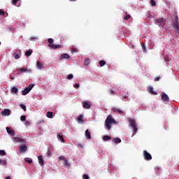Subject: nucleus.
Segmentation results:
<instances>
[{"label":"nucleus","instance_id":"1","mask_svg":"<svg viewBox=\"0 0 179 179\" xmlns=\"http://www.w3.org/2000/svg\"><path fill=\"white\" fill-rule=\"evenodd\" d=\"M172 27L175 29L177 37H179V19L177 15H174V19L172 20Z\"/></svg>","mask_w":179,"mask_h":179},{"label":"nucleus","instance_id":"2","mask_svg":"<svg viewBox=\"0 0 179 179\" xmlns=\"http://www.w3.org/2000/svg\"><path fill=\"white\" fill-rule=\"evenodd\" d=\"M115 123V120L113 119V116L110 115L107 117L106 120H105V128L108 131L111 129V124Z\"/></svg>","mask_w":179,"mask_h":179},{"label":"nucleus","instance_id":"3","mask_svg":"<svg viewBox=\"0 0 179 179\" xmlns=\"http://www.w3.org/2000/svg\"><path fill=\"white\" fill-rule=\"evenodd\" d=\"M129 125L132 128L133 134L138 132V127L136 125V121L134 118L129 119Z\"/></svg>","mask_w":179,"mask_h":179},{"label":"nucleus","instance_id":"4","mask_svg":"<svg viewBox=\"0 0 179 179\" xmlns=\"http://www.w3.org/2000/svg\"><path fill=\"white\" fill-rule=\"evenodd\" d=\"M155 24L160 27H164L166 26V20L164 17L157 18L155 20Z\"/></svg>","mask_w":179,"mask_h":179},{"label":"nucleus","instance_id":"5","mask_svg":"<svg viewBox=\"0 0 179 179\" xmlns=\"http://www.w3.org/2000/svg\"><path fill=\"white\" fill-rule=\"evenodd\" d=\"M71 56L68 55V53H63L59 57V61H62V59H69Z\"/></svg>","mask_w":179,"mask_h":179},{"label":"nucleus","instance_id":"6","mask_svg":"<svg viewBox=\"0 0 179 179\" xmlns=\"http://www.w3.org/2000/svg\"><path fill=\"white\" fill-rule=\"evenodd\" d=\"M13 142H17L18 143H26V141L18 137L13 138Z\"/></svg>","mask_w":179,"mask_h":179},{"label":"nucleus","instance_id":"7","mask_svg":"<svg viewBox=\"0 0 179 179\" xmlns=\"http://www.w3.org/2000/svg\"><path fill=\"white\" fill-rule=\"evenodd\" d=\"M59 160H62L63 164L66 166V167H69V166H71L65 157H59Z\"/></svg>","mask_w":179,"mask_h":179},{"label":"nucleus","instance_id":"8","mask_svg":"<svg viewBox=\"0 0 179 179\" xmlns=\"http://www.w3.org/2000/svg\"><path fill=\"white\" fill-rule=\"evenodd\" d=\"M48 47L52 48V50H58L59 48H62V45H48Z\"/></svg>","mask_w":179,"mask_h":179},{"label":"nucleus","instance_id":"9","mask_svg":"<svg viewBox=\"0 0 179 179\" xmlns=\"http://www.w3.org/2000/svg\"><path fill=\"white\" fill-rule=\"evenodd\" d=\"M162 100L168 103V101H170V98H169V95H167L166 93H162Z\"/></svg>","mask_w":179,"mask_h":179},{"label":"nucleus","instance_id":"10","mask_svg":"<svg viewBox=\"0 0 179 179\" xmlns=\"http://www.w3.org/2000/svg\"><path fill=\"white\" fill-rule=\"evenodd\" d=\"M27 150V146L26 144L20 145V152L21 153H24Z\"/></svg>","mask_w":179,"mask_h":179},{"label":"nucleus","instance_id":"11","mask_svg":"<svg viewBox=\"0 0 179 179\" xmlns=\"http://www.w3.org/2000/svg\"><path fill=\"white\" fill-rule=\"evenodd\" d=\"M111 111L113 113H117L118 114H124V111H122L121 109L118 108H112Z\"/></svg>","mask_w":179,"mask_h":179},{"label":"nucleus","instance_id":"12","mask_svg":"<svg viewBox=\"0 0 179 179\" xmlns=\"http://www.w3.org/2000/svg\"><path fill=\"white\" fill-rule=\"evenodd\" d=\"M18 71H20V72L21 73H26L28 72L29 73H31V69H28L27 68H22V69H19Z\"/></svg>","mask_w":179,"mask_h":179},{"label":"nucleus","instance_id":"13","mask_svg":"<svg viewBox=\"0 0 179 179\" xmlns=\"http://www.w3.org/2000/svg\"><path fill=\"white\" fill-rule=\"evenodd\" d=\"M6 131L9 135H12V136H15V131H13V129H10V127H6Z\"/></svg>","mask_w":179,"mask_h":179},{"label":"nucleus","instance_id":"14","mask_svg":"<svg viewBox=\"0 0 179 179\" xmlns=\"http://www.w3.org/2000/svg\"><path fill=\"white\" fill-rule=\"evenodd\" d=\"M2 115H10V110L5 109L4 110L1 111Z\"/></svg>","mask_w":179,"mask_h":179},{"label":"nucleus","instance_id":"15","mask_svg":"<svg viewBox=\"0 0 179 179\" xmlns=\"http://www.w3.org/2000/svg\"><path fill=\"white\" fill-rule=\"evenodd\" d=\"M85 135L87 139H92V134H90V131H89V129H87L85 131Z\"/></svg>","mask_w":179,"mask_h":179},{"label":"nucleus","instance_id":"16","mask_svg":"<svg viewBox=\"0 0 179 179\" xmlns=\"http://www.w3.org/2000/svg\"><path fill=\"white\" fill-rule=\"evenodd\" d=\"M57 138L59 139L62 143H65V140H64V136H62V134H58Z\"/></svg>","mask_w":179,"mask_h":179},{"label":"nucleus","instance_id":"17","mask_svg":"<svg viewBox=\"0 0 179 179\" xmlns=\"http://www.w3.org/2000/svg\"><path fill=\"white\" fill-rule=\"evenodd\" d=\"M77 121L80 124H82V122H85V120H83V115H80V116L77 118Z\"/></svg>","mask_w":179,"mask_h":179},{"label":"nucleus","instance_id":"18","mask_svg":"<svg viewBox=\"0 0 179 179\" xmlns=\"http://www.w3.org/2000/svg\"><path fill=\"white\" fill-rule=\"evenodd\" d=\"M36 66L38 69H43V68H44V65H43V64H41L40 62H36Z\"/></svg>","mask_w":179,"mask_h":179},{"label":"nucleus","instance_id":"19","mask_svg":"<svg viewBox=\"0 0 179 179\" xmlns=\"http://www.w3.org/2000/svg\"><path fill=\"white\" fill-rule=\"evenodd\" d=\"M143 157H152V155H150V153L148 152V151L144 150L143 151Z\"/></svg>","mask_w":179,"mask_h":179},{"label":"nucleus","instance_id":"20","mask_svg":"<svg viewBox=\"0 0 179 179\" xmlns=\"http://www.w3.org/2000/svg\"><path fill=\"white\" fill-rule=\"evenodd\" d=\"M38 163L40 166L43 167V166H44V159H43V157H38Z\"/></svg>","mask_w":179,"mask_h":179},{"label":"nucleus","instance_id":"21","mask_svg":"<svg viewBox=\"0 0 179 179\" xmlns=\"http://www.w3.org/2000/svg\"><path fill=\"white\" fill-rule=\"evenodd\" d=\"M24 162H26L27 163H29V164H31V163H33V159L29 157H25Z\"/></svg>","mask_w":179,"mask_h":179},{"label":"nucleus","instance_id":"22","mask_svg":"<svg viewBox=\"0 0 179 179\" xmlns=\"http://www.w3.org/2000/svg\"><path fill=\"white\" fill-rule=\"evenodd\" d=\"M28 93H30V91L27 87H26L23 91H22V96H26V94H28Z\"/></svg>","mask_w":179,"mask_h":179},{"label":"nucleus","instance_id":"23","mask_svg":"<svg viewBox=\"0 0 179 179\" xmlns=\"http://www.w3.org/2000/svg\"><path fill=\"white\" fill-rule=\"evenodd\" d=\"M83 107H84V108H90L91 107V106H90V103H89L88 102L84 101Z\"/></svg>","mask_w":179,"mask_h":179},{"label":"nucleus","instance_id":"24","mask_svg":"<svg viewBox=\"0 0 179 179\" xmlns=\"http://www.w3.org/2000/svg\"><path fill=\"white\" fill-rule=\"evenodd\" d=\"M110 139H111V136H110L105 135L103 136V141H104L105 142L107 141H110Z\"/></svg>","mask_w":179,"mask_h":179},{"label":"nucleus","instance_id":"25","mask_svg":"<svg viewBox=\"0 0 179 179\" xmlns=\"http://www.w3.org/2000/svg\"><path fill=\"white\" fill-rule=\"evenodd\" d=\"M31 54H33V50H27V51L25 52V56H26V57H30V55H31Z\"/></svg>","mask_w":179,"mask_h":179},{"label":"nucleus","instance_id":"26","mask_svg":"<svg viewBox=\"0 0 179 179\" xmlns=\"http://www.w3.org/2000/svg\"><path fill=\"white\" fill-rule=\"evenodd\" d=\"M13 57L15 58V59H19V58H20V55H19L17 52H14Z\"/></svg>","mask_w":179,"mask_h":179},{"label":"nucleus","instance_id":"27","mask_svg":"<svg viewBox=\"0 0 179 179\" xmlns=\"http://www.w3.org/2000/svg\"><path fill=\"white\" fill-rule=\"evenodd\" d=\"M11 92L12 93H17L19 92V90H17V88L16 87H13L12 89H11Z\"/></svg>","mask_w":179,"mask_h":179},{"label":"nucleus","instance_id":"28","mask_svg":"<svg viewBox=\"0 0 179 179\" xmlns=\"http://www.w3.org/2000/svg\"><path fill=\"white\" fill-rule=\"evenodd\" d=\"M52 112L48 111L46 114V117H48V118H52Z\"/></svg>","mask_w":179,"mask_h":179},{"label":"nucleus","instance_id":"29","mask_svg":"<svg viewBox=\"0 0 179 179\" xmlns=\"http://www.w3.org/2000/svg\"><path fill=\"white\" fill-rule=\"evenodd\" d=\"M48 41L49 43L48 45H53L52 43H54V39L50 38L48 39Z\"/></svg>","mask_w":179,"mask_h":179},{"label":"nucleus","instance_id":"30","mask_svg":"<svg viewBox=\"0 0 179 179\" xmlns=\"http://www.w3.org/2000/svg\"><path fill=\"white\" fill-rule=\"evenodd\" d=\"M0 156H6V152L3 150H0Z\"/></svg>","mask_w":179,"mask_h":179},{"label":"nucleus","instance_id":"31","mask_svg":"<svg viewBox=\"0 0 179 179\" xmlns=\"http://www.w3.org/2000/svg\"><path fill=\"white\" fill-rule=\"evenodd\" d=\"M150 93L151 94H154L155 96H156V94H157V92H155L153 91V87H151V88L150 89Z\"/></svg>","mask_w":179,"mask_h":179},{"label":"nucleus","instance_id":"32","mask_svg":"<svg viewBox=\"0 0 179 179\" xmlns=\"http://www.w3.org/2000/svg\"><path fill=\"white\" fill-rule=\"evenodd\" d=\"M114 142H115V143H121V138H115Z\"/></svg>","mask_w":179,"mask_h":179},{"label":"nucleus","instance_id":"33","mask_svg":"<svg viewBox=\"0 0 179 179\" xmlns=\"http://www.w3.org/2000/svg\"><path fill=\"white\" fill-rule=\"evenodd\" d=\"M99 65H100V66H104V65H106V61H104V60H101V61L99 62Z\"/></svg>","mask_w":179,"mask_h":179},{"label":"nucleus","instance_id":"34","mask_svg":"<svg viewBox=\"0 0 179 179\" xmlns=\"http://www.w3.org/2000/svg\"><path fill=\"white\" fill-rule=\"evenodd\" d=\"M33 87H34V84H30L27 88L31 91V89H33Z\"/></svg>","mask_w":179,"mask_h":179},{"label":"nucleus","instance_id":"35","mask_svg":"<svg viewBox=\"0 0 179 179\" xmlns=\"http://www.w3.org/2000/svg\"><path fill=\"white\" fill-rule=\"evenodd\" d=\"M85 65H89V64H90V59L89 58L85 59Z\"/></svg>","mask_w":179,"mask_h":179},{"label":"nucleus","instance_id":"36","mask_svg":"<svg viewBox=\"0 0 179 179\" xmlns=\"http://www.w3.org/2000/svg\"><path fill=\"white\" fill-rule=\"evenodd\" d=\"M150 5L151 6H156V1L155 0H151Z\"/></svg>","mask_w":179,"mask_h":179},{"label":"nucleus","instance_id":"37","mask_svg":"<svg viewBox=\"0 0 179 179\" xmlns=\"http://www.w3.org/2000/svg\"><path fill=\"white\" fill-rule=\"evenodd\" d=\"M66 79H68V80H71V79H73V74H69Z\"/></svg>","mask_w":179,"mask_h":179},{"label":"nucleus","instance_id":"38","mask_svg":"<svg viewBox=\"0 0 179 179\" xmlns=\"http://www.w3.org/2000/svg\"><path fill=\"white\" fill-rule=\"evenodd\" d=\"M20 120H21L22 122L26 121V115H22V116L20 117Z\"/></svg>","mask_w":179,"mask_h":179},{"label":"nucleus","instance_id":"39","mask_svg":"<svg viewBox=\"0 0 179 179\" xmlns=\"http://www.w3.org/2000/svg\"><path fill=\"white\" fill-rule=\"evenodd\" d=\"M47 156L48 157H51V151L50 150V148H48Z\"/></svg>","mask_w":179,"mask_h":179},{"label":"nucleus","instance_id":"40","mask_svg":"<svg viewBox=\"0 0 179 179\" xmlns=\"http://www.w3.org/2000/svg\"><path fill=\"white\" fill-rule=\"evenodd\" d=\"M83 179H90V178L89 177V175L87 174H84L83 176Z\"/></svg>","mask_w":179,"mask_h":179},{"label":"nucleus","instance_id":"41","mask_svg":"<svg viewBox=\"0 0 179 179\" xmlns=\"http://www.w3.org/2000/svg\"><path fill=\"white\" fill-rule=\"evenodd\" d=\"M0 164L5 166V164H6V162H5V160L0 159Z\"/></svg>","mask_w":179,"mask_h":179},{"label":"nucleus","instance_id":"42","mask_svg":"<svg viewBox=\"0 0 179 179\" xmlns=\"http://www.w3.org/2000/svg\"><path fill=\"white\" fill-rule=\"evenodd\" d=\"M141 47H142V48H143V52H145V51H146V46L145 45V44H142L141 45Z\"/></svg>","mask_w":179,"mask_h":179},{"label":"nucleus","instance_id":"43","mask_svg":"<svg viewBox=\"0 0 179 179\" xmlns=\"http://www.w3.org/2000/svg\"><path fill=\"white\" fill-rule=\"evenodd\" d=\"M20 107H21V108L24 110L26 111V106H24V104H21L20 106Z\"/></svg>","mask_w":179,"mask_h":179},{"label":"nucleus","instance_id":"44","mask_svg":"<svg viewBox=\"0 0 179 179\" xmlns=\"http://www.w3.org/2000/svg\"><path fill=\"white\" fill-rule=\"evenodd\" d=\"M129 19H131V15H127L124 17V20H129Z\"/></svg>","mask_w":179,"mask_h":179},{"label":"nucleus","instance_id":"45","mask_svg":"<svg viewBox=\"0 0 179 179\" xmlns=\"http://www.w3.org/2000/svg\"><path fill=\"white\" fill-rule=\"evenodd\" d=\"M75 52H78V48H73L71 50V53L73 54Z\"/></svg>","mask_w":179,"mask_h":179},{"label":"nucleus","instance_id":"46","mask_svg":"<svg viewBox=\"0 0 179 179\" xmlns=\"http://www.w3.org/2000/svg\"><path fill=\"white\" fill-rule=\"evenodd\" d=\"M17 2H19V0H13L12 3H13V5H16V3H17Z\"/></svg>","mask_w":179,"mask_h":179},{"label":"nucleus","instance_id":"47","mask_svg":"<svg viewBox=\"0 0 179 179\" xmlns=\"http://www.w3.org/2000/svg\"><path fill=\"white\" fill-rule=\"evenodd\" d=\"M24 125H25V127H29V126H30V122L26 121L25 123H24Z\"/></svg>","mask_w":179,"mask_h":179},{"label":"nucleus","instance_id":"48","mask_svg":"<svg viewBox=\"0 0 179 179\" xmlns=\"http://www.w3.org/2000/svg\"><path fill=\"white\" fill-rule=\"evenodd\" d=\"M110 94H112V96H114V94H115V92L113 90H110Z\"/></svg>","mask_w":179,"mask_h":179},{"label":"nucleus","instance_id":"49","mask_svg":"<svg viewBox=\"0 0 179 179\" xmlns=\"http://www.w3.org/2000/svg\"><path fill=\"white\" fill-rule=\"evenodd\" d=\"M0 15L1 16H4L5 15V12H3V10H0Z\"/></svg>","mask_w":179,"mask_h":179},{"label":"nucleus","instance_id":"50","mask_svg":"<svg viewBox=\"0 0 179 179\" xmlns=\"http://www.w3.org/2000/svg\"><path fill=\"white\" fill-rule=\"evenodd\" d=\"M74 87H75L76 89H79V87H80L79 84H78V83L75 84Z\"/></svg>","mask_w":179,"mask_h":179},{"label":"nucleus","instance_id":"51","mask_svg":"<svg viewBox=\"0 0 179 179\" xmlns=\"http://www.w3.org/2000/svg\"><path fill=\"white\" fill-rule=\"evenodd\" d=\"M159 80H160V77H156V78H155V82H159Z\"/></svg>","mask_w":179,"mask_h":179},{"label":"nucleus","instance_id":"52","mask_svg":"<svg viewBox=\"0 0 179 179\" xmlns=\"http://www.w3.org/2000/svg\"><path fill=\"white\" fill-rule=\"evenodd\" d=\"M145 160H152V157H145Z\"/></svg>","mask_w":179,"mask_h":179},{"label":"nucleus","instance_id":"53","mask_svg":"<svg viewBox=\"0 0 179 179\" xmlns=\"http://www.w3.org/2000/svg\"><path fill=\"white\" fill-rule=\"evenodd\" d=\"M36 38H37V37H32L31 38V41H34V40H36Z\"/></svg>","mask_w":179,"mask_h":179},{"label":"nucleus","instance_id":"54","mask_svg":"<svg viewBox=\"0 0 179 179\" xmlns=\"http://www.w3.org/2000/svg\"><path fill=\"white\" fill-rule=\"evenodd\" d=\"M123 99H128V95H124L123 94Z\"/></svg>","mask_w":179,"mask_h":179},{"label":"nucleus","instance_id":"55","mask_svg":"<svg viewBox=\"0 0 179 179\" xmlns=\"http://www.w3.org/2000/svg\"><path fill=\"white\" fill-rule=\"evenodd\" d=\"M5 179H12V178H10V176H7Z\"/></svg>","mask_w":179,"mask_h":179},{"label":"nucleus","instance_id":"56","mask_svg":"<svg viewBox=\"0 0 179 179\" xmlns=\"http://www.w3.org/2000/svg\"><path fill=\"white\" fill-rule=\"evenodd\" d=\"M10 79H12V80H13V79H15V77L11 76V77H10Z\"/></svg>","mask_w":179,"mask_h":179},{"label":"nucleus","instance_id":"57","mask_svg":"<svg viewBox=\"0 0 179 179\" xmlns=\"http://www.w3.org/2000/svg\"><path fill=\"white\" fill-rule=\"evenodd\" d=\"M38 157H43V156H41V155H39V156H38Z\"/></svg>","mask_w":179,"mask_h":179},{"label":"nucleus","instance_id":"58","mask_svg":"<svg viewBox=\"0 0 179 179\" xmlns=\"http://www.w3.org/2000/svg\"><path fill=\"white\" fill-rule=\"evenodd\" d=\"M59 157H62V156H60Z\"/></svg>","mask_w":179,"mask_h":179},{"label":"nucleus","instance_id":"59","mask_svg":"<svg viewBox=\"0 0 179 179\" xmlns=\"http://www.w3.org/2000/svg\"><path fill=\"white\" fill-rule=\"evenodd\" d=\"M0 45H1V42H0Z\"/></svg>","mask_w":179,"mask_h":179}]
</instances>
